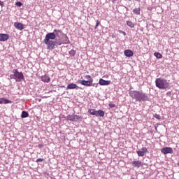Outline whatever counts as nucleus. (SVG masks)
Masks as SVG:
<instances>
[{
  "label": "nucleus",
  "instance_id": "obj_1",
  "mask_svg": "<svg viewBox=\"0 0 179 179\" xmlns=\"http://www.w3.org/2000/svg\"><path fill=\"white\" fill-rule=\"evenodd\" d=\"M47 50H55L57 45L69 44V38L59 29H55L54 32L48 33L43 40Z\"/></svg>",
  "mask_w": 179,
  "mask_h": 179
},
{
  "label": "nucleus",
  "instance_id": "obj_2",
  "mask_svg": "<svg viewBox=\"0 0 179 179\" xmlns=\"http://www.w3.org/2000/svg\"><path fill=\"white\" fill-rule=\"evenodd\" d=\"M155 85L158 89H161L162 90H166V89H169V86H170V83L167 82V80L158 78L155 80Z\"/></svg>",
  "mask_w": 179,
  "mask_h": 179
},
{
  "label": "nucleus",
  "instance_id": "obj_3",
  "mask_svg": "<svg viewBox=\"0 0 179 179\" xmlns=\"http://www.w3.org/2000/svg\"><path fill=\"white\" fill-rule=\"evenodd\" d=\"M10 79H14L15 82H22L24 79L22 72H19L17 69L13 70V74L10 76Z\"/></svg>",
  "mask_w": 179,
  "mask_h": 179
},
{
  "label": "nucleus",
  "instance_id": "obj_4",
  "mask_svg": "<svg viewBox=\"0 0 179 179\" xmlns=\"http://www.w3.org/2000/svg\"><path fill=\"white\" fill-rule=\"evenodd\" d=\"M88 113H90V115H95V117H104L106 114L103 110H96V109H89Z\"/></svg>",
  "mask_w": 179,
  "mask_h": 179
},
{
  "label": "nucleus",
  "instance_id": "obj_5",
  "mask_svg": "<svg viewBox=\"0 0 179 179\" xmlns=\"http://www.w3.org/2000/svg\"><path fill=\"white\" fill-rule=\"evenodd\" d=\"M141 92L139 91H130L129 92V94L131 97H132V99H134L136 100V101H138L139 100V94H140Z\"/></svg>",
  "mask_w": 179,
  "mask_h": 179
},
{
  "label": "nucleus",
  "instance_id": "obj_6",
  "mask_svg": "<svg viewBox=\"0 0 179 179\" xmlns=\"http://www.w3.org/2000/svg\"><path fill=\"white\" fill-rule=\"evenodd\" d=\"M148 100H149V96H148V94L143 93V92H140L138 101H148Z\"/></svg>",
  "mask_w": 179,
  "mask_h": 179
},
{
  "label": "nucleus",
  "instance_id": "obj_7",
  "mask_svg": "<svg viewBox=\"0 0 179 179\" xmlns=\"http://www.w3.org/2000/svg\"><path fill=\"white\" fill-rule=\"evenodd\" d=\"M78 83H80V85H83V86H87V87H90L93 86V80H78Z\"/></svg>",
  "mask_w": 179,
  "mask_h": 179
},
{
  "label": "nucleus",
  "instance_id": "obj_8",
  "mask_svg": "<svg viewBox=\"0 0 179 179\" xmlns=\"http://www.w3.org/2000/svg\"><path fill=\"white\" fill-rule=\"evenodd\" d=\"M162 153L163 155H169V154H173L174 152L173 151V148L171 147H164L161 150Z\"/></svg>",
  "mask_w": 179,
  "mask_h": 179
},
{
  "label": "nucleus",
  "instance_id": "obj_9",
  "mask_svg": "<svg viewBox=\"0 0 179 179\" xmlns=\"http://www.w3.org/2000/svg\"><path fill=\"white\" fill-rule=\"evenodd\" d=\"M99 83L101 86H108V85H110V83H111L110 80H106L103 78H100Z\"/></svg>",
  "mask_w": 179,
  "mask_h": 179
},
{
  "label": "nucleus",
  "instance_id": "obj_10",
  "mask_svg": "<svg viewBox=\"0 0 179 179\" xmlns=\"http://www.w3.org/2000/svg\"><path fill=\"white\" fill-rule=\"evenodd\" d=\"M8 40H9V34H0V41H6Z\"/></svg>",
  "mask_w": 179,
  "mask_h": 179
},
{
  "label": "nucleus",
  "instance_id": "obj_11",
  "mask_svg": "<svg viewBox=\"0 0 179 179\" xmlns=\"http://www.w3.org/2000/svg\"><path fill=\"white\" fill-rule=\"evenodd\" d=\"M42 82H45V83H50L51 78L48 75H44L41 77Z\"/></svg>",
  "mask_w": 179,
  "mask_h": 179
},
{
  "label": "nucleus",
  "instance_id": "obj_12",
  "mask_svg": "<svg viewBox=\"0 0 179 179\" xmlns=\"http://www.w3.org/2000/svg\"><path fill=\"white\" fill-rule=\"evenodd\" d=\"M132 166L134 167H137V169H139V167L142 166V161H133L131 162Z\"/></svg>",
  "mask_w": 179,
  "mask_h": 179
},
{
  "label": "nucleus",
  "instance_id": "obj_13",
  "mask_svg": "<svg viewBox=\"0 0 179 179\" xmlns=\"http://www.w3.org/2000/svg\"><path fill=\"white\" fill-rule=\"evenodd\" d=\"M14 27H15V29H17V30H23V29H24V27H23V24L20 23V22H15L14 23Z\"/></svg>",
  "mask_w": 179,
  "mask_h": 179
},
{
  "label": "nucleus",
  "instance_id": "obj_14",
  "mask_svg": "<svg viewBox=\"0 0 179 179\" xmlns=\"http://www.w3.org/2000/svg\"><path fill=\"white\" fill-rule=\"evenodd\" d=\"M125 57H134V52L131 50H126L124 52Z\"/></svg>",
  "mask_w": 179,
  "mask_h": 179
},
{
  "label": "nucleus",
  "instance_id": "obj_15",
  "mask_svg": "<svg viewBox=\"0 0 179 179\" xmlns=\"http://www.w3.org/2000/svg\"><path fill=\"white\" fill-rule=\"evenodd\" d=\"M72 89H78V85L75 83H70L67 85L66 90H69Z\"/></svg>",
  "mask_w": 179,
  "mask_h": 179
},
{
  "label": "nucleus",
  "instance_id": "obj_16",
  "mask_svg": "<svg viewBox=\"0 0 179 179\" xmlns=\"http://www.w3.org/2000/svg\"><path fill=\"white\" fill-rule=\"evenodd\" d=\"M0 101H1V104H2V103H4V104H9V103H12V101L5 99V98H1Z\"/></svg>",
  "mask_w": 179,
  "mask_h": 179
},
{
  "label": "nucleus",
  "instance_id": "obj_17",
  "mask_svg": "<svg viewBox=\"0 0 179 179\" xmlns=\"http://www.w3.org/2000/svg\"><path fill=\"white\" fill-rule=\"evenodd\" d=\"M73 122H76L77 121H81L82 117L78 115H73Z\"/></svg>",
  "mask_w": 179,
  "mask_h": 179
},
{
  "label": "nucleus",
  "instance_id": "obj_18",
  "mask_svg": "<svg viewBox=\"0 0 179 179\" xmlns=\"http://www.w3.org/2000/svg\"><path fill=\"white\" fill-rule=\"evenodd\" d=\"M29 117V113L27 111H22L21 115V118H27Z\"/></svg>",
  "mask_w": 179,
  "mask_h": 179
},
{
  "label": "nucleus",
  "instance_id": "obj_19",
  "mask_svg": "<svg viewBox=\"0 0 179 179\" xmlns=\"http://www.w3.org/2000/svg\"><path fill=\"white\" fill-rule=\"evenodd\" d=\"M133 13H134V15H141V8H134L133 10Z\"/></svg>",
  "mask_w": 179,
  "mask_h": 179
},
{
  "label": "nucleus",
  "instance_id": "obj_20",
  "mask_svg": "<svg viewBox=\"0 0 179 179\" xmlns=\"http://www.w3.org/2000/svg\"><path fill=\"white\" fill-rule=\"evenodd\" d=\"M154 55H155V57H156V58H157V59H160L163 58V55L157 52H155Z\"/></svg>",
  "mask_w": 179,
  "mask_h": 179
},
{
  "label": "nucleus",
  "instance_id": "obj_21",
  "mask_svg": "<svg viewBox=\"0 0 179 179\" xmlns=\"http://www.w3.org/2000/svg\"><path fill=\"white\" fill-rule=\"evenodd\" d=\"M127 26H129V27H131V29H134V27H135V24H134L131 21H127Z\"/></svg>",
  "mask_w": 179,
  "mask_h": 179
},
{
  "label": "nucleus",
  "instance_id": "obj_22",
  "mask_svg": "<svg viewBox=\"0 0 179 179\" xmlns=\"http://www.w3.org/2000/svg\"><path fill=\"white\" fill-rule=\"evenodd\" d=\"M66 118L69 121L73 122V115H69Z\"/></svg>",
  "mask_w": 179,
  "mask_h": 179
},
{
  "label": "nucleus",
  "instance_id": "obj_23",
  "mask_svg": "<svg viewBox=\"0 0 179 179\" xmlns=\"http://www.w3.org/2000/svg\"><path fill=\"white\" fill-rule=\"evenodd\" d=\"M69 55H71L72 57H75V55L76 54V51L71 50L69 52Z\"/></svg>",
  "mask_w": 179,
  "mask_h": 179
},
{
  "label": "nucleus",
  "instance_id": "obj_24",
  "mask_svg": "<svg viewBox=\"0 0 179 179\" xmlns=\"http://www.w3.org/2000/svg\"><path fill=\"white\" fill-rule=\"evenodd\" d=\"M137 155L138 156L143 157V156H145V152H143V151L138 150L137 151Z\"/></svg>",
  "mask_w": 179,
  "mask_h": 179
},
{
  "label": "nucleus",
  "instance_id": "obj_25",
  "mask_svg": "<svg viewBox=\"0 0 179 179\" xmlns=\"http://www.w3.org/2000/svg\"><path fill=\"white\" fill-rule=\"evenodd\" d=\"M85 78V79H87V80H93V79H92V76L90 75H86Z\"/></svg>",
  "mask_w": 179,
  "mask_h": 179
},
{
  "label": "nucleus",
  "instance_id": "obj_26",
  "mask_svg": "<svg viewBox=\"0 0 179 179\" xmlns=\"http://www.w3.org/2000/svg\"><path fill=\"white\" fill-rule=\"evenodd\" d=\"M155 118H156L157 120H161L162 117L160 116V115L156 114L155 115Z\"/></svg>",
  "mask_w": 179,
  "mask_h": 179
},
{
  "label": "nucleus",
  "instance_id": "obj_27",
  "mask_svg": "<svg viewBox=\"0 0 179 179\" xmlns=\"http://www.w3.org/2000/svg\"><path fill=\"white\" fill-rule=\"evenodd\" d=\"M141 151H143V153H146V152H148V148H146V147H144L141 148Z\"/></svg>",
  "mask_w": 179,
  "mask_h": 179
},
{
  "label": "nucleus",
  "instance_id": "obj_28",
  "mask_svg": "<svg viewBox=\"0 0 179 179\" xmlns=\"http://www.w3.org/2000/svg\"><path fill=\"white\" fill-rule=\"evenodd\" d=\"M44 161V159H41V158H38L36 159V163H40L41 162H43Z\"/></svg>",
  "mask_w": 179,
  "mask_h": 179
},
{
  "label": "nucleus",
  "instance_id": "obj_29",
  "mask_svg": "<svg viewBox=\"0 0 179 179\" xmlns=\"http://www.w3.org/2000/svg\"><path fill=\"white\" fill-rule=\"evenodd\" d=\"M15 5H16L17 6H19V8H20V6H22V2L18 1V2H17V3H15Z\"/></svg>",
  "mask_w": 179,
  "mask_h": 179
},
{
  "label": "nucleus",
  "instance_id": "obj_30",
  "mask_svg": "<svg viewBox=\"0 0 179 179\" xmlns=\"http://www.w3.org/2000/svg\"><path fill=\"white\" fill-rule=\"evenodd\" d=\"M109 107H110V108H114V107H115V104H114V103H109Z\"/></svg>",
  "mask_w": 179,
  "mask_h": 179
},
{
  "label": "nucleus",
  "instance_id": "obj_31",
  "mask_svg": "<svg viewBox=\"0 0 179 179\" xmlns=\"http://www.w3.org/2000/svg\"><path fill=\"white\" fill-rule=\"evenodd\" d=\"M99 24H100V22L99 20L96 21V26H95V29H96L97 27H99Z\"/></svg>",
  "mask_w": 179,
  "mask_h": 179
},
{
  "label": "nucleus",
  "instance_id": "obj_32",
  "mask_svg": "<svg viewBox=\"0 0 179 179\" xmlns=\"http://www.w3.org/2000/svg\"><path fill=\"white\" fill-rule=\"evenodd\" d=\"M120 33H122V34H124V36H127V33H125V31H120Z\"/></svg>",
  "mask_w": 179,
  "mask_h": 179
},
{
  "label": "nucleus",
  "instance_id": "obj_33",
  "mask_svg": "<svg viewBox=\"0 0 179 179\" xmlns=\"http://www.w3.org/2000/svg\"><path fill=\"white\" fill-rule=\"evenodd\" d=\"M0 6L2 8V6H3V1H1L0 0Z\"/></svg>",
  "mask_w": 179,
  "mask_h": 179
},
{
  "label": "nucleus",
  "instance_id": "obj_34",
  "mask_svg": "<svg viewBox=\"0 0 179 179\" xmlns=\"http://www.w3.org/2000/svg\"><path fill=\"white\" fill-rule=\"evenodd\" d=\"M108 1L111 2H117V0H108Z\"/></svg>",
  "mask_w": 179,
  "mask_h": 179
},
{
  "label": "nucleus",
  "instance_id": "obj_35",
  "mask_svg": "<svg viewBox=\"0 0 179 179\" xmlns=\"http://www.w3.org/2000/svg\"><path fill=\"white\" fill-rule=\"evenodd\" d=\"M43 144H39L38 145V148H43Z\"/></svg>",
  "mask_w": 179,
  "mask_h": 179
},
{
  "label": "nucleus",
  "instance_id": "obj_36",
  "mask_svg": "<svg viewBox=\"0 0 179 179\" xmlns=\"http://www.w3.org/2000/svg\"><path fill=\"white\" fill-rule=\"evenodd\" d=\"M155 130L157 131V127H155Z\"/></svg>",
  "mask_w": 179,
  "mask_h": 179
},
{
  "label": "nucleus",
  "instance_id": "obj_37",
  "mask_svg": "<svg viewBox=\"0 0 179 179\" xmlns=\"http://www.w3.org/2000/svg\"><path fill=\"white\" fill-rule=\"evenodd\" d=\"M0 104H2V101H0Z\"/></svg>",
  "mask_w": 179,
  "mask_h": 179
},
{
  "label": "nucleus",
  "instance_id": "obj_38",
  "mask_svg": "<svg viewBox=\"0 0 179 179\" xmlns=\"http://www.w3.org/2000/svg\"><path fill=\"white\" fill-rule=\"evenodd\" d=\"M128 1H131V0H128Z\"/></svg>",
  "mask_w": 179,
  "mask_h": 179
}]
</instances>
